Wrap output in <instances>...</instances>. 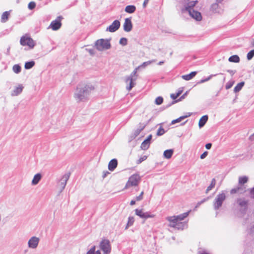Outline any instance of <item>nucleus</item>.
<instances>
[{
    "label": "nucleus",
    "instance_id": "1",
    "mask_svg": "<svg viewBox=\"0 0 254 254\" xmlns=\"http://www.w3.org/2000/svg\"><path fill=\"white\" fill-rule=\"evenodd\" d=\"M190 211H188L179 215L168 216L166 217V219L169 222V225L170 227L178 229H183L185 224L184 223L181 222V221L187 217Z\"/></svg>",
    "mask_w": 254,
    "mask_h": 254
},
{
    "label": "nucleus",
    "instance_id": "2",
    "mask_svg": "<svg viewBox=\"0 0 254 254\" xmlns=\"http://www.w3.org/2000/svg\"><path fill=\"white\" fill-rule=\"evenodd\" d=\"M140 177L137 174H135L131 175L128 179L127 182L125 189H127L131 187L137 186L140 181Z\"/></svg>",
    "mask_w": 254,
    "mask_h": 254
},
{
    "label": "nucleus",
    "instance_id": "3",
    "mask_svg": "<svg viewBox=\"0 0 254 254\" xmlns=\"http://www.w3.org/2000/svg\"><path fill=\"white\" fill-rule=\"evenodd\" d=\"M110 44L108 40L100 39L97 41L96 43V48L99 51L105 49H108L110 48Z\"/></svg>",
    "mask_w": 254,
    "mask_h": 254
},
{
    "label": "nucleus",
    "instance_id": "4",
    "mask_svg": "<svg viewBox=\"0 0 254 254\" xmlns=\"http://www.w3.org/2000/svg\"><path fill=\"white\" fill-rule=\"evenodd\" d=\"M225 199L226 195L223 192L217 195L213 202L215 209H219L222 206L223 202Z\"/></svg>",
    "mask_w": 254,
    "mask_h": 254
},
{
    "label": "nucleus",
    "instance_id": "5",
    "mask_svg": "<svg viewBox=\"0 0 254 254\" xmlns=\"http://www.w3.org/2000/svg\"><path fill=\"white\" fill-rule=\"evenodd\" d=\"M20 43L22 46H28L30 48H33L34 46V42L33 39L26 35L21 38Z\"/></svg>",
    "mask_w": 254,
    "mask_h": 254
},
{
    "label": "nucleus",
    "instance_id": "6",
    "mask_svg": "<svg viewBox=\"0 0 254 254\" xmlns=\"http://www.w3.org/2000/svg\"><path fill=\"white\" fill-rule=\"evenodd\" d=\"M100 248L104 252V254H109L111 250L109 241L106 239L103 240L100 243Z\"/></svg>",
    "mask_w": 254,
    "mask_h": 254
},
{
    "label": "nucleus",
    "instance_id": "7",
    "mask_svg": "<svg viewBox=\"0 0 254 254\" xmlns=\"http://www.w3.org/2000/svg\"><path fill=\"white\" fill-rule=\"evenodd\" d=\"M62 16L58 17L55 20L52 21L50 24V27L53 30H57L60 29L62 26L61 20L62 19Z\"/></svg>",
    "mask_w": 254,
    "mask_h": 254
},
{
    "label": "nucleus",
    "instance_id": "8",
    "mask_svg": "<svg viewBox=\"0 0 254 254\" xmlns=\"http://www.w3.org/2000/svg\"><path fill=\"white\" fill-rule=\"evenodd\" d=\"M135 213L136 215L142 218L146 219L149 218H153L155 217V215L151 214L149 212H144L142 209H136L135 210Z\"/></svg>",
    "mask_w": 254,
    "mask_h": 254
},
{
    "label": "nucleus",
    "instance_id": "9",
    "mask_svg": "<svg viewBox=\"0 0 254 254\" xmlns=\"http://www.w3.org/2000/svg\"><path fill=\"white\" fill-rule=\"evenodd\" d=\"M136 72L134 71L131 74V75L128 76L126 79V83H129V86L127 87V89L130 91L132 87L134 86L135 83L133 82V81L135 80V79L133 78V76H135Z\"/></svg>",
    "mask_w": 254,
    "mask_h": 254
},
{
    "label": "nucleus",
    "instance_id": "10",
    "mask_svg": "<svg viewBox=\"0 0 254 254\" xmlns=\"http://www.w3.org/2000/svg\"><path fill=\"white\" fill-rule=\"evenodd\" d=\"M120 26V22L119 20H116L113 21L111 25H110L107 28V31L111 32H114L117 31Z\"/></svg>",
    "mask_w": 254,
    "mask_h": 254
},
{
    "label": "nucleus",
    "instance_id": "11",
    "mask_svg": "<svg viewBox=\"0 0 254 254\" xmlns=\"http://www.w3.org/2000/svg\"><path fill=\"white\" fill-rule=\"evenodd\" d=\"M152 137V135L150 134L147 136V138L142 142L140 145L141 149L145 150L149 147Z\"/></svg>",
    "mask_w": 254,
    "mask_h": 254
},
{
    "label": "nucleus",
    "instance_id": "12",
    "mask_svg": "<svg viewBox=\"0 0 254 254\" xmlns=\"http://www.w3.org/2000/svg\"><path fill=\"white\" fill-rule=\"evenodd\" d=\"M88 94L86 89H80L79 93L76 95V99L78 102L84 99Z\"/></svg>",
    "mask_w": 254,
    "mask_h": 254
},
{
    "label": "nucleus",
    "instance_id": "13",
    "mask_svg": "<svg viewBox=\"0 0 254 254\" xmlns=\"http://www.w3.org/2000/svg\"><path fill=\"white\" fill-rule=\"evenodd\" d=\"M237 202L239 207L243 208L244 210L247 209L249 204V201L244 198H239L237 200Z\"/></svg>",
    "mask_w": 254,
    "mask_h": 254
},
{
    "label": "nucleus",
    "instance_id": "14",
    "mask_svg": "<svg viewBox=\"0 0 254 254\" xmlns=\"http://www.w3.org/2000/svg\"><path fill=\"white\" fill-rule=\"evenodd\" d=\"M123 27L124 30L126 32H129L131 30L132 25L130 19L128 18L125 19Z\"/></svg>",
    "mask_w": 254,
    "mask_h": 254
},
{
    "label": "nucleus",
    "instance_id": "15",
    "mask_svg": "<svg viewBox=\"0 0 254 254\" xmlns=\"http://www.w3.org/2000/svg\"><path fill=\"white\" fill-rule=\"evenodd\" d=\"M198 2L197 0L189 1L185 6V8L182 9V12L188 11L189 12L191 11V9Z\"/></svg>",
    "mask_w": 254,
    "mask_h": 254
},
{
    "label": "nucleus",
    "instance_id": "16",
    "mask_svg": "<svg viewBox=\"0 0 254 254\" xmlns=\"http://www.w3.org/2000/svg\"><path fill=\"white\" fill-rule=\"evenodd\" d=\"M39 243V239L35 237H32L28 242L29 247L32 248L37 247Z\"/></svg>",
    "mask_w": 254,
    "mask_h": 254
},
{
    "label": "nucleus",
    "instance_id": "17",
    "mask_svg": "<svg viewBox=\"0 0 254 254\" xmlns=\"http://www.w3.org/2000/svg\"><path fill=\"white\" fill-rule=\"evenodd\" d=\"M69 177V174H65L64 176H63L59 184L60 188H61L62 189H64V188L66 184V182L68 180Z\"/></svg>",
    "mask_w": 254,
    "mask_h": 254
},
{
    "label": "nucleus",
    "instance_id": "18",
    "mask_svg": "<svg viewBox=\"0 0 254 254\" xmlns=\"http://www.w3.org/2000/svg\"><path fill=\"white\" fill-rule=\"evenodd\" d=\"M190 15L197 21H200L202 19L201 13L197 11L192 10L189 12Z\"/></svg>",
    "mask_w": 254,
    "mask_h": 254
},
{
    "label": "nucleus",
    "instance_id": "19",
    "mask_svg": "<svg viewBox=\"0 0 254 254\" xmlns=\"http://www.w3.org/2000/svg\"><path fill=\"white\" fill-rule=\"evenodd\" d=\"M117 165H118L117 160L116 159H113L109 163L108 169L110 171H113L117 167Z\"/></svg>",
    "mask_w": 254,
    "mask_h": 254
},
{
    "label": "nucleus",
    "instance_id": "20",
    "mask_svg": "<svg viewBox=\"0 0 254 254\" xmlns=\"http://www.w3.org/2000/svg\"><path fill=\"white\" fill-rule=\"evenodd\" d=\"M196 74V71H192L189 74L183 75L182 78L185 80H190L193 78Z\"/></svg>",
    "mask_w": 254,
    "mask_h": 254
},
{
    "label": "nucleus",
    "instance_id": "21",
    "mask_svg": "<svg viewBox=\"0 0 254 254\" xmlns=\"http://www.w3.org/2000/svg\"><path fill=\"white\" fill-rule=\"evenodd\" d=\"M23 88V87L21 85H18L13 91V92L12 93V95H13V96L18 95L19 93H20L22 91Z\"/></svg>",
    "mask_w": 254,
    "mask_h": 254
},
{
    "label": "nucleus",
    "instance_id": "22",
    "mask_svg": "<svg viewBox=\"0 0 254 254\" xmlns=\"http://www.w3.org/2000/svg\"><path fill=\"white\" fill-rule=\"evenodd\" d=\"M208 120V116L206 115L202 116L199 121L198 125L200 127H202Z\"/></svg>",
    "mask_w": 254,
    "mask_h": 254
},
{
    "label": "nucleus",
    "instance_id": "23",
    "mask_svg": "<svg viewBox=\"0 0 254 254\" xmlns=\"http://www.w3.org/2000/svg\"><path fill=\"white\" fill-rule=\"evenodd\" d=\"M136 10V7L134 5H127L125 8V11L128 13H132Z\"/></svg>",
    "mask_w": 254,
    "mask_h": 254
},
{
    "label": "nucleus",
    "instance_id": "24",
    "mask_svg": "<svg viewBox=\"0 0 254 254\" xmlns=\"http://www.w3.org/2000/svg\"><path fill=\"white\" fill-rule=\"evenodd\" d=\"M173 153V150L172 149L166 150L164 152L163 155L165 158L167 159H170L171 158Z\"/></svg>",
    "mask_w": 254,
    "mask_h": 254
},
{
    "label": "nucleus",
    "instance_id": "25",
    "mask_svg": "<svg viewBox=\"0 0 254 254\" xmlns=\"http://www.w3.org/2000/svg\"><path fill=\"white\" fill-rule=\"evenodd\" d=\"M41 175L40 174H36L32 181V183L33 185H36L38 183V182H39V181L41 180Z\"/></svg>",
    "mask_w": 254,
    "mask_h": 254
},
{
    "label": "nucleus",
    "instance_id": "26",
    "mask_svg": "<svg viewBox=\"0 0 254 254\" xmlns=\"http://www.w3.org/2000/svg\"><path fill=\"white\" fill-rule=\"evenodd\" d=\"M248 177L247 176H242L239 178V184L243 185L247 183L248 181Z\"/></svg>",
    "mask_w": 254,
    "mask_h": 254
},
{
    "label": "nucleus",
    "instance_id": "27",
    "mask_svg": "<svg viewBox=\"0 0 254 254\" xmlns=\"http://www.w3.org/2000/svg\"><path fill=\"white\" fill-rule=\"evenodd\" d=\"M9 13L8 11L4 12L1 17V21L2 22H5L8 19Z\"/></svg>",
    "mask_w": 254,
    "mask_h": 254
},
{
    "label": "nucleus",
    "instance_id": "28",
    "mask_svg": "<svg viewBox=\"0 0 254 254\" xmlns=\"http://www.w3.org/2000/svg\"><path fill=\"white\" fill-rule=\"evenodd\" d=\"M245 84V82L244 81L243 82H241L239 83H238L236 86L234 88V91L235 92V93H237V92H239L241 89L242 88H243V87L244 86Z\"/></svg>",
    "mask_w": 254,
    "mask_h": 254
},
{
    "label": "nucleus",
    "instance_id": "29",
    "mask_svg": "<svg viewBox=\"0 0 254 254\" xmlns=\"http://www.w3.org/2000/svg\"><path fill=\"white\" fill-rule=\"evenodd\" d=\"M229 61L233 63H239L240 62V58L237 55H233L229 58Z\"/></svg>",
    "mask_w": 254,
    "mask_h": 254
},
{
    "label": "nucleus",
    "instance_id": "30",
    "mask_svg": "<svg viewBox=\"0 0 254 254\" xmlns=\"http://www.w3.org/2000/svg\"><path fill=\"white\" fill-rule=\"evenodd\" d=\"M190 116V114L189 113L188 115H187L186 116L180 117V118L172 121V124H174L175 123H179V122H181L182 120H183V119H185V118H186L187 117H189Z\"/></svg>",
    "mask_w": 254,
    "mask_h": 254
},
{
    "label": "nucleus",
    "instance_id": "31",
    "mask_svg": "<svg viewBox=\"0 0 254 254\" xmlns=\"http://www.w3.org/2000/svg\"><path fill=\"white\" fill-rule=\"evenodd\" d=\"M86 254H101V253L99 250L95 251V247L94 246L90 249Z\"/></svg>",
    "mask_w": 254,
    "mask_h": 254
},
{
    "label": "nucleus",
    "instance_id": "32",
    "mask_svg": "<svg viewBox=\"0 0 254 254\" xmlns=\"http://www.w3.org/2000/svg\"><path fill=\"white\" fill-rule=\"evenodd\" d=\"M35 64V62L33 61L26 62L25 64L24 67L26 69H30L32 68Z\"/></svg>",
    "mask_w": 254,
    "mask_h": 254
},
{
    "label": "nucleus",
    "instance_id": "33",
    "mask_svg": "<svg viewBox=\"0 0 254 254\" xmlns=\"http://www.w3.org/2000/svg\"><path fill=\"white\" fill-rule=\"evenodd\" d=\"M216 184V181L214 179H213L212 180L211 183L210 185L207 187L206 189V192H208V191L210 190L212 188H213Z\"/></svg>",
    "mask_w": 254,
    "mask_h": 254
},
{
    "label": "nucleus",
    "instance_id": "34",
    "mask_svg": "<svg viewBox=\"0 0 254 254\" xmlns=\"http://www.w3.org/2000/svg\"><path fill=\"white\" fill-rule=\"evenodd\" d=\"M182 93V90L179 91L177 93H173L171 95V97L175 100Z\"/></svg>",
    "mask_w": 254,
    "mask_h": 254
},
{
    "label": "nucleus",
    "instance_id": "35",
    "mask_svg": "<svg viewBox=\"0 0 254 254\" xmlns=\"http://www.w3.org/2000/svg\"><path fill=\"white\" fill-rule=\"evenodd\" d=\"M165 131L164 129L162 127H160L158 128L157 131V136H160L165 133Z\"/></svg>",
    "mask_w": 254,
    "mask_h": 254
},
{
    "label": "nucleus",
    "instance_id": "36",
    "mask_svg": "<svg viewBox=\"0 0 254 254\" xmlns=\"http://www.w3.org/2000/svg\"><path fill=\"white\" fill-rule=\"evenodd\" d=\"M13 70L15 73H18L21 71V67L18 64H15L13 66Z\"/></svg>",
    "mask_w": 254,
    "mask_h": 254
},
{
    "label": "nucleus",
    "instance_id": "37",
    "mask_svg": "<svg viewBox=\"0 0 254 254\" xmlns=\"http://www.w3.org/2000/svg\"><path fill=\"white\" fill-rule=\"evenodd\" d=\"M254 56V50H252L248 53L247 58L248 60H251L253 58Z\"/></svg>",
    "mask_w": 254,
    "mask_h": 254
},
{
    "label": "nucleus",
    "instance_id": "38",
    "mask_svg": "<svg viewBox=\"0 0 254 254\" xmlns=\"http://www.w3.org/2000/svg\"><path fill=\"white\" fill-rule=\"evenodd\" d=\"M241 189H242L241 187H237L235 188L232 189L230 190V193L232 194L236 193L238 192Z\"/></svg>",
    "mask_w": 254,
    "mask_h": 254
},
{
    "label": "nucleus",
    "instance_id": "39",
    "mask_svg": "<svg viewBox=\"0 0 254 254\" xmlns=\"http://www.w3.org/2000/svg\"><path fill=\"white\" fill-rule=\"evenodd\" d=\"M163 98L161 96L157 97L155 99V103L157 105H161L163 103Z\"/></svg>",
    "mask_w": 254,
    "mask_h": 254
},
{
    "label": "nucleus",
    "instance_id": "40",
    "mask_svg": "<svg viewBox=\"0 0 254 254\" xmlns=\"http://www.w3.org/2000/svg\"><path fill=\"white\" fill-rule=\"evenodd\" d=\"M134 222V218L133 217H129L128 219V222L126 227V229L130 226H131Z\"/></svg>",
    "mask_w": 254,
    "mask_h": 254
},
{
    "label": "nucleus",
    "instance_id": "41",
    "mask_svg": "<svg viewBox=\"0 0 254 254\" xmlns=\"http://www.w3.org/2000/svg\"><path fill=\"white\" fill-rule=\"evenodd\" d=\"M235 81L233 80L229 81L226 85V89H229L231 88L234 85Z\"/></svg>",
    "mask_w": 254,
    "mask_h": 254
},
{
    "label": "nucleus",
    "instance_id": "42",
    "mask_svg": "<svg viewBox=\"0 0 254 254\" xmlns=\"http://www.w3.org/2000/svg\"><path fill=\"white\" fill-rule=\"evenodd\" d=\"M219 5L218 3H213L211 5V9L213 11L216 12L217 10L218 9Z\"/></svg>",
    "mask_w": 254,
    "mask_h": 254
},
{
    "label": "nucleus",
    "instance_id": "43",
    "mask_svg": "<svg viewBox=\"0 0 254 254\" xmlns=\"http://www.w3.org/2000/svg\"><path fill=\"white\" fill-rule=\"evenodd\" d=\"M147 158V156L146 155H144L139 158V159L136 161V164H139L141 163L143 161L145 160Z\"/></svg>",
    "mask_w": 254,
    "mask_h": 254
},
{
    "label": "nucleus",
    "instance_id": "44",
    "mask_svg": "<svg viewBox=\"0 0 254 254\" xmlns=\"http://www.w3.org/2000/svg\"><path fill=\"white\" fill-rule=\"evenodd\" d=\"M143 194H144V192L143 191H142L140 192V194L135 197V200L137 201L141 200L143 198Z\"/></svg>",
    "mask_w": 254,
    "mask_h": 254
},
{
    "label": "nucleus",
    "instance_id": "45",
    "mask_svg": "<svg viewBox=\"0 0 254 254\" xmlns=\"http://www.w3.org/2000/svg\"><path fill=\"white\" fill-rule=\"evenodd\" d=\"M120 43L123 45H126L127 44V39L125 38H122L120 40Z\"/></svg>",
    "mask_w": 254,
    "mask_h": 254
},
{
    "label": "nucleus",
    "instance_id": "46",
    "mask_svg": "<svg viewBox=\"0 0 254 254\" xmlns=\"http://www.w3.org/2000/svg\"><path fill=\"white\" fill-rule=\"evenodd\" d=\"M35 6H36V4L33 1H31V2H29L28 4V8L30 9H33V8H34L35 7Z\"/></svg>",
    "mask_w": 254,
    "mask_h": 254
},
{
    "label": "nucleus",
    "instance_id": "47",
    "mask_svg": "<svg viewBox=\"0 0 254 254\" xmlns=\"http://www.w3.org/2000/svg\"><path fill=\"white\" fill-rule=\"evenodd\" d=\"M249 193L251 198H254V187L250 190Z\"/></svg>",
    "mask_w": 254,
    "mask_h": 254
},
{
    "label": "nucleus",
    "instance_id": "48",
    "mask_svg": "<svg viewBox=\"0 0 254 254\" xmlns=\"http://www.w3.org/2000/svg\"><path fill=\"white\" fill-rule=\"evenodd\" d=\"M211 77H212V75H210L205 79H202L200 81L199 83H202L206 82V81H208L209 80H210L211 79Z\"/></svg>",
    "mask_w": 254,
    "mask_h": 254
},
{
    "label": "nucleus",
    "instance_id": "49",
    "mask_svg": "<svg viewBox=\"0 0 254 254\" xmlns=\"http://www.w3.org/2000/svg\"><path fill=\"white\" fill-rule=\"evenodd\" d=\"M207 154H208L207 152L205 151L200 155V158L202 159H204V158H205L206 157V156L207 155Z\"/></svg>",
    "mask_w": 254,
    "mask_h": 254
},
{
    "label": "nucleus",
    "instance_id": "50",
    "mask_svg": "<svg viewBox=\"0 0 254 254\" xmlns=\"http://www.w3.org/2000/svg\"><path fill=\"white\" fill-rule=\"evenodd\" d=\"M211 146H212V144L210 143H207L206 144L205 147L207 149H210L211 147Z\"/></svg>",
    "mask_w": 254,
    "mask_h": 254
},
{
    "label": "nucleus",
    "instance_id": "51",
    "mask_svg": "<svg viewBox=\"0 0 254 254\" xmlns=\"http://www.w3.org/2000/svg\"><path fill=\"white\" fill-rule=\"evenodd\" d=\"M148 1H149V0H144L143 4L144 7L146 6V5L148 3Z\"/></svg>",
    "mask_w": 254,
    "mask_h": 254
},
{
    "label": "nucleus",
    "instance_id": "52",
    "mask_svg": "<svg viewBox=\"0 0 254 254\" xmlns=\"http://www.w3.org/2000/svg\"><path fill=\"white\" fill-rule=\"evenodd\" d=\"M135 204V200H132L130 201V205H133Z\"/></svg>",
    "mask_w": 254,
    "mask_h": 254
},
{
    "label": "nucleus",
    "instance_id": "53",
    "mask_svg": "<svg viewBox=\"0 0 254 254\" xmlns=\"http://www.w3.org/2000/svg\"><path fill=\"white\" fill-rule=\"evenodd\" d=\"M199 254H209L208 253H207L205 251H203L202 252L199 253Z\"/></svg>",
    "mask_w": 254,
    "mask_h": 254
},
{
    "label": "nucleus",
    "instance_id": "54",
    "mask_svg": "<svg viewBox=\"0 0 254 254\" xmlns=\"http://www.w3.org/2000/svg\"><path fill=\"white\" fill-rule=\"evenodd\" d=\"M188 0H182V1L183 3H187Z\"/></svg>",
    "mask_w": 254,
    "mask_h": 254
},
{
    "label": "nucleus",
    "instance_id": "55",
    "mask_svg": "<svg viewBox=\"0 0 254 254\" xmlns=\"http://www.w3.org/2000/svg\"><path fill=\"white\" fill-rule=\"evenodd\" d=\"M223 0H217V2L218 3L221 2Z\"/></svg>",
    "mask_w": 254,
    "mask_h": 254
},
{
    "label": "nucleus",
    "instance_id": "56",
    "mask_svg": "<svg viewBox=\"0 0 254 254\" xmlns=\"http://www.w3.org/2000/svg\"><path fill=\"white\" fill-rule=\"evenodd\" d=\"M252 45L253 46H254V40L252 42Z\"/></svg>",
    "mask_w": 254,
    "mask_h": 254
},
{
    "label": "nucleus",
    "instance_id": "57",
    "mask_svg": "<svg viewBox=\"0 0 254 254\" xmlns=\"http://www.w3.org/2000/svg\"><path fill=\"white\" fill-rule=\"evenodd\" d=\"M163 63V62H160V63H159V64H161Z\"/></svg>",
    "mask_w": 254,
    "mask_h": 254
}]
</instances>
